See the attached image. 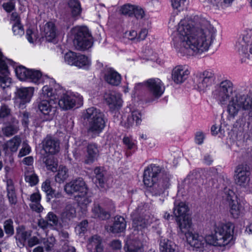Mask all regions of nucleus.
Returning <instances> with one entry per match:
<instances>
[{
    "label": "nucleus",
    "instance_id": "b1692460",
    "mask_svg": "<svg viewBox=\"0 0 252 252\" xmlns=\"http://www.w3.org/2000/svg\"><path fill=\"white\" fill-rule=\"evenodd\" d=\"M86 152L84 159V162L86 164L93 163L99 156V151L95 144H89L86 147Z\"/></svg>",
    "mask_w": 252,
    "mask_h": 252
},
{
    "label": "nucleus",
    "instance_id": "680f3d73",
    "mask_svg": "<svg viewBox=\"0 0 252 252\" xmlns=\"http://www.w3.org/2000/svg\"><path fill=\"white\" fill-rule=\"evenodd\" d=\"M205 134L202 131H198L195 134V142L198 145H201L203 143L205 139Z\"/></svg>",
    "mask_w": 252,
    "mask_h": 252
},
{
    "label": "nucleus",
    "instance_id": "c9c22d12",
    "mask_svg": "<svg viewBox=\"0 0 252 252\" xmlns=\"http://www.w3.org/2000/svg\"><path fill=\"white\" fill-rule=\"evenodd\" d=\"M25 179L26 182L31 186L35 185L38 181L37 176L35 174L32 167L25 169Z\"/></svg>",
    "mask_w": 252,
    "mask_h": 252
},
{
    "label": "nucleus",
    "instance_id": "bf43d9fd",
    "mask_svg": "<svg viewBox=\"0 0 252 252\" xmlns=\"http://www.w3.org/2000/svg\"><path fill=\"white\" fill-rule=\"evenodd\" d=\"M31 151L30 147L27 144H24L23 147L19 151L18 157L21 158L29 154Z\"/></svg>",
    "mask_w": 252,
    "mask_h": 252
},
{
    "label": "nucleus",
    "instance_id": "e2e57ef3",
    "mask_svg": "<svg viewBox=\"0 0 252 252\" xmlns=\"http://www.w3.org/2000/svg\"><path fill=\"white\" fill-rule=\"evenodd\" d=\"M15 1H9L4 3L2 6L4 9L7 12L12 11L15 8Z\"/></svg>",
    "mask_w": 252,
    "mask_h": 252
},
{
    "label": "nucleus",
    "instance_id": "393cba45",
    "mask_svg": "<svg viewBox=\"0 0 252 252\" xmlns=\"http://www.w3.org/2000/svg\"><path fill=\"white\" fill-rule=\"evenodd\" d=\"M43 149L46 153L54 154L59 150V143L58 141L47 137L43 142Z\"/></svg>",
    "mask_w": 252,
    "mask_h": 252
},
{
    "label": "nucleus",
    "instance_id": "a19ab883",
    "mask_svg": "<svg viewBox=\"0 0 252 252\" xmlns=\"http://www.w3.org/2000/svg\"><path fill=\"white\" fill-rule=\"evenodd\" d=\"M26 37L30 43H35L38 38L37 29L34 27L29 28L27 30Z\"/></svg>",
    "mask_w": 252,
    "mask_h": 252
},
{
    "label": "nucleus",
    "instance_id": "0e129e2a",
    "mask_svg": "<svg viewBox=\"0 0 252 252\" xmlns=\"http://www.w3.org/2000/svg\"><path fill=\"white\" fill-rule=\"evenodd\" d=\"M148 30L146 29H142L138 34H137V41L143 40L145 39L148 34Z\"/></svg>",
    "mask_w": 252,
    "mask_h": 252
},
{
    "label": "nucleus",
    "instance_id": "3c124183",
    "mask_svg": "<svg viewBox=\"0 0 252 252\" xmlns=\"http://www.w3.org/2000/svg\"><path fill=\"white\" fill-rule=\"evenodd\" d=\"M4 228L6 234L12 235L14 233L12 220H6L4 223Z\"/></svg>",
    "mask_w": 252,
    "mask_h": 252
},
{
    "label": "nucleus",
    "instance_id": "de8ad7c7",
    "mask_svg": "<svg viewBox=\"0 0 252 252\" xmlns=\"http://www.w3.org/2000/svg\"><path fill=\"white\" fill-rule=\"evenodd\" d=\"M134 7L135 5L127 4L122 6L120 10L122 14L131 16H133Z\"/></svg>",
    "mask_w": 252,
    "mask_h": 252
},
{
    "label": "nucleus",
    "instance_id": "473e14b6",
    "mask_svg": "<svg viewBox=\"0 0 252 252\" xmlns=\"http://www.w3.org/2000/svg\"><path fill=\"white\" fill-rule=\"evenodd\" d=\"M41 196L39 192H36L31 194L30 200L32 203L30 205L31 209L37 212L40 213L43 210V208L39 203Z\"/></svg>",
    "mask_w": 252,
    "mask_h": 252
},
{
    "label": "nucleus",
    "instance_id": "1a4fd4ad",
    "mask_svg": "<svg viewBox=\"0 0 252 252\" xmlns=\"http://www.w3.org/2000/svg\"><path fill=\"white\" fill-rule=\"evenodd\" d=\"M236 50L242 63L252 60V30L245 32L243 38L236 44Z\"/></svg>",
    "mask_w": 252,
    "mask_h": 252
},
{
    "label": "nucleus",
    "instance_id": "a878e982",
    "mask_svg": "<svg viewBox=\"0 0 252 252\" xmlns=\"http://www.w3.org/2000/svg\"><path fill=\"white\" fill-rule=\"evenodd\" d=\"M125 252H144L142 242L136 239L127 240L124 246Z\"/></svg>",
    "mask_w": 252,
    "mask_h": 252
},
{
    "label": "nucleus",
    "instance_id": "9d476101",
    "mask_svg": "<svg viewBox=\"0 0 252 252\" xmlns=\"http://www.w3.org/2000/svg\"><path fill=\"white\" fill-rule=\"evenodd\" d=\"M82 96L77 93L67 92L63 94L58 101L59 107L63 110H67L83 105Z\"/></svg>",
    "mask_w": 252,
    "mask_h": 252
},
{
    "label": "nucleus",
    "instance_id": "13d9d810",
    "mask_svg": "<svg viewBox=\"0 0 252 252\" xmlns=\"http://www.w3.org/2000/svg\"><path fill=\"white\" fill-rule=\"evenodd\" d=\"M55 243V239L53 237H50L43 242L46 251H51Z\"/></svg>",
    "mask_w": 252,
    "mask_h": 252
},
{
    "label": "nucleus",
    "instance_id": "423d86ee",
    "mask_svg": "<svg viewBox=\"0 0 252 252\" xmlns=\"http://www.w3.org/2000/svg\"><path fill=\"white\" fill-rule=\"evenodd\" d=\"M64 190L68 194H73L78 209L85 213L88 205L92 202L87 186L81 178L73 180L66 184Z\"/></svg>",
    "mask_w": 252,
    "mask_h": 252
},
{
    "label": "nucleus",
    "instance_id": "6ab92c4d",
    "mask_svg": "<svg viewBox=\"0 0 252 252\" xmlns=\"http://www.w3.org/2000/svg\"><path fill=\"white\" fill-rule=\"evenodd\" d=\"M190 74L188 66L178 65L174 68L172 72V79L176 84L184 82Z\"/></svg>",
    "mask_w": 252,
    "mask_h": 252
},
{
    "label": "nucleus",
    "instance_id": "69168bd1",
    "mask_svg": "<svg viewBox=\"0 0 252 252\" xmlns=\"http://www.w3.org/2000/svg\"><path fill=\"white\" fill-rule=\"evenodd\" d=\"M10 114V110L6 106H1L0 110V117L4 118Z\"/></svg>",
    "mask_w": 252,
    "mask_h": 252
},
{
    "label": "nucleus",
    "instance_id": "58836bf2",
    "mask_svg": "<svg viewBox=\"0 0 252 252\" xmlns=\"http://www.w3.org/2000/svg\"><path fill=\"white\" fill-rule=\"evenodd\" d=\"M92 212L95 218L105 220L110 217V214L101 208L99 204H94L92 208Z\"/></svg>",
    "mask_w": 252,
    "mask_h": 252
},
{
    "label": "nucleus",
    "instance_id": "37998d69",
    "mask_svg": "<svg viewBox=\"0 0 252 252\" xmlns=\"http://www.w3.org/2000/svg\"><path fill=\"white\" fill-rule=\"evenodd\" d=\"M78 53L72 51H68L64 55V62L70 65H75Z\"/></svg>",
    "mask_w": 252,
    "mask_h": 252
},
{
    "label": "nucleus",
    "instance_id": "e433bc0d",
    "mask_svg": "<svg viewBox=\"0 0 252 252\" xmlns=\"http://www.w3.org/2000/svg\"><path fill=\"white\" fill-rule=\"evenodd\" d=\"M86 141L84 140H79L76 141L75 147L73 151V154L74 158L77 159H80L83 154V151L84 148L86 146Z\"/></svg>",
    "mask_w": 252,
    "mask_h": 252
},
{
    "label": "nucleus",
    "instance_id": "864d4df0",
    "mask_svg": "<svg viewBox=\"0 0 252 252\" xmlns=\"http://www.w3.org/2000/svg\"><path fill=\"white\" fill-rule=\"evenodd\" d=\"M88 222L87 220H83L76 227L75 231L77 234L81 235L87 230Z\"/></svg>",
    "mask_w": 252,
    "mask_h": 252
},
{
    "label": "nucleus",
    "instance_id": "a18cd8bd",
    "mask_svg": "<svg viewBox=\"0 0 252 252\" xmlns=\"http://www.w3.org/2000/svg\"><path fill=\"white\" fill-rule=\"evenodd\" d=\"M47 220L50 225L55 226L56 229L59 227L58 219L56 215L52 212H49L46 217Z\"/></svg>",
    "mask_w": 252,
    "mask_h": 252
},
{
    "label": "nucleus",
    "instance_id": "c03bdc74",
    "mask_svg": "<svg viewBox=\"0 0 252 252\" xmlns=\"http://www.w3.org/2000/svg\"><path fill=\"white\" fill-rule=\"evenodd\" d=\"M47 168L52 171L56 170L58 162L53 156H49L45 161Z\"/></svg>",
    "mask_w": 252,
    "mask_h": 252
},
{
    "label": "nucleus",
    "instance_id": "bb28decb",
    "mask_svg": "<svg viewBox=\"0 0 252 252\" xmlns=\"http://www.w3.org/2000/svg\"><path fill=\"white\" fill-rule=\"evenodd\" d=\"M160 252H179L178 247L172 241L164 238L159 243Z\"/></svg>",
    "mask_w": 252,
    "mask_h": 252
},
{
    "label": "nucleus",
    "instance_id": "f03ea898",
    "mask_svg": "<svg viewBox=\"0 0 252 252\" xmlns=\"http://www.w3.org/2000/svg\"><path fill=\"white\" fill-rule=\"evenodd\" d=\"M235 226L230 222L214 225L205 236L193 232L192 224L182 225L179 232L185 235L187 243L196 251H203L207 245L224 247L233 239Z\"/></svg>",
    "mask_w": 252,
    "mask_h": 252
},
{
    "label": "nucleus",
    "instance_id": "603ef678",
    "mask_svg": "<svg viewBox=\"0 0 252 252\" xmlns=\"http://www.w3.org/2000/svg\"><path fill=\"white\" fill-rule=\"evenodd\" d=\"M7 196L11 204H15L16 203L17 198L12 186L8 187Z\"/></svg>",
    "mask_w": 252,
    "mask_h": 252
},
{
    "label": "nucleus",
    "instance_id": "f8f14e48",
    "mask_svg": "<svg viewBox=\"0 0 252 252\" xmlns=\"http://www.w3.org/2000/svg\"><path fill=\"white\" fill-rule=\"evenodd\" d=\"M188 207L184 202L176 200L174 203L173 214L176 218V221L179 230H181L182 225H187V223L191 225V220L188 214Z\"/></svg>",
    "mask_w": 252,
    "mask_h": 252
},
{
    "label": "nucleus",
    "instance_id": "4be33fe9",
    "mask_svg": "<svg viewBox=\"0 0 252 252\" xmlns=\"http://www.w3.org/2000/svg\"><path fill=\"white\" fill-rule=\"evenodd\" d=\"M104 73V79L108 84L117 86L121 83V75L113 68L111 67L106 68Z\"/></svg>",
    "mask_w": 252,
    "mask_h": 252
},
{
    "label": "nucleus",
    "instance_id": "f257e3e1",
    "mask_svg": "<svg viewBox=\"0 0 252 252\" xmlns=\"http://www.w3.org/2000/svg\"><path fill=\"white\" fill-rule=\"evenodd\" d=\"M216 29L205 18L195 15L181 20L172 39L176 51L198 56L208 51L216 38Z\"/></svg>",
    "mask_w": 252,
    "mask_h": 252
},
{
    "label": "nucleus",
    "instance_id": "ea45409f",
    "mask_svg": "<svg viewBox=\"0 0 252 252\" xmlns=\"http://www.w3.org/2000/svg\"><path fill=\"white\" fill-rule=\"evenodd\" d=\"M68 5L73 17H76L80 15L82 9L79 1L76 0H71L69 1Z\"/></svg>",
    "mask_w": 252,
    "mask_h": 252
},
{
    "label": "nucleus",
    "instance_id": "6e6d98bb",
    "mask_svg": "<svg viewBox=\"0 0 252 252\" xmlns=\"http://www.w3.org/2000/svg\"><path fill=\"white\" fill-rule=\"evenodd\" d=\"M76 210L71 205H68L66 207L65 211L63 215L69 219L73 218L75 216Z\"/></svg>",
    "mask_w": 252,
    "mask_h": 252
},
{
    "label": "nucleus",
    "instance_id": "6e6552de",
    "mask_svg": "<svg viewBox=\"0 0 252 252\" xmlns=\"http://www.w3.org/2000/svg\"><path fill=\"white\" fill-rule=\"evenodd\" d=\"M68 37L73 40L74 46L80 50L89 49L93 44L92 37L85 26L73 28L68 34Z\"/></svg>",
    "mask_w": 252,
    "mask_h": 252
},
{
    "label": "nucleus",
    "instance_id": "ddd939ff",
    "mask_svg": "<svg viewBox=\"0 0 252 252\" xmlns=\"http://www.w3.org/2000/svg\"><path fill=\"white\" fill-rule=\"evenodd\" d=\"M214 82V74L211 70L198 73L194 79V87L200 92L208 90Z\"/></svg>",
    "mask_w": 252,
    "mask_h": 252
},
{
    "label": "nucleus",
    "instance_id": "7ed1b4c3",
    "mask_svg": "<svg viewBox=\"0 0 252 252\" xmlns=\"http://www.w3.org/2000/svg\"><path fill=\"white\" fill-rule=\"evenodd\" d=\"M213 94L220 105L227 104L226 111L229 120L233 119L241 110L252 117V97L240 89H234L230 81H221L216 87Z\"/></svg>",
    "mask_w": 252,
    "mask_h": 252
},
{
    "label": "nucleus",
    "instance_id": "dca6fc26",
    "mask_svg": "<svg viewBox=\"0 0 252 252\" xmlns=\"http://www.w3.org/2000/svg\"><path fill=\"white\" fill-rule=\"evenodd\" d=\"M250 172L247 165L240 164L235 169L234 178L237 185L242 188H247L249 184Z\"/></svg>",
    "mask_w": 252,
    "mask_h": 252
},
{
    "label": "nucleus",
    "instance_id": "c85d7f7f",
    "mask_svg": "<svg viewBox=\"0 0 252 252\" xmlns=\"http://www.w3.org/2000/svg\"><path fill=\"white\" fill-rule=\"evenodd\" d=\"M58 34L55 24L52 22L46 23L44 28L43 34L46 40L52 41Z\"/></svg>",
    "mask_w": 252,
    "mask_h": 252
},
{
    "label": "nucleus",
    "instance_id": "7c9ffc66",
    "mask_svg": "<svg viewBox=\"0 0 252 252\" xmlns=\"http://www.w3.org/2000/svg\"><path fill=\"white\" fill-rule=\"evenodd\" d=\"M45 85L42 88L40 93V99H49L52 98L55 94V92L54 91V88L55 87L56 82L54 85H52L49 83H45Z\"/></svg>",
    "mask_w": 252,
    "mask_h": 252
},
{
    "label": "nucleus",
    "instance_id": "8fccbe9b",
    "mask_svg": "<svg viewBox=\"0 0 252 252\" xmlns=\"http://www.w3.org/2000/svg\"><path fill=\"white\" fill-rule=\"evenodd\" d=\"M18 130V127L16 125L6 126L2 129V131L6 136H10L14 134Z\"/></svg>",
    "mask_w": 252,
    "mask_h": 252
},
{
    "label": "nucleus",
    "instance_id": "2f4dec72",
    "mask_svg": "<svg viewBox=\"0 0 252 252\" xmlns=\"http://www.w3.org/2000/svg\"><path fill=\"white\" fill-rule=\"evenodd\" d=\"M152 220L153 219L151 218L150 216H146L144 219L140 217L134 219L133 220L132 227L134 230H141L152 223Z\"/></svg>",
    "mask_w": 252,
    "mask_h": 252
},
{
    "label": "nucleus",
    "instance_id": "4d7b16f0",
    "mask_svg": "<svg viewBox=\"0 0 252 252\" xmlns=\"http://www.w3.org/2000/svg\"><path fill=\"white\" fill-rule=\"evenodd\" d=\"M187 0H171V5L174 9L182 10Z\"/></svg>",
    "mask_w": 252,
    "mask_h": 252
},
{
    "label": "nucleus",
    "instance_id": "f704fd0d",
    "mask_svg": "<svg viewBox=\"0 0 252 252\" xmlns=\"http://www.w3.org/2000/svg\"><path fill=\"white\" fill-rule=\"evenodd\" d=\"M91 64V60L89 58L84 55L78 53L74 66L80 68L88 69Z\"/></svg>",
    "mask_w": 252,
    "mask_h": 252
},
{
    "label": "nucleus",
    "instance_id": "4c0bfd02",
    "mask_svg": "<svg viewBox=\"0 0 252 252\" xmlns=\"http://www.w3.org/2000/svg\"><path fill=\"white\" fill-rule=\"evenodd\" d=\"M41 188L42 190L46 193L49 198L50 197L53 198L54 197H59L61 196L60 193H55V191L51 187V182L48 179L42 183Z\"/></svg>",
    "mask_w": 252,
    "mask_h": 252
},
{
    "label": "nucleus",
    "instance_id": "052dcab7",
    "mask_svg": "<svg viewBox=\"0 0 252 252\" xmlns=\"http://www.w3.org/2000/svg\"><path fill=\"white\" fill-rule=\"evenodd\" d=\"M123 142L127 148L129 150H132L135 148V143L134 141L129 137H126L123 139Z\"/></svg>",
    "mask_w": 252,
    "mask_h": 252
},
{
    "label": "nucleus",
    "instance_id": "774afa93",
    "mask_svg": "<svg viewBox=\"0 0 252 252\" xmlns=\"http://www.w3.org/2000/svg\"><path fill=\"white\" fill-rule=\"evenodd\" d=\"M94 173L96 175V177L98 179L100 180L102 177L103 174L101 173V170L99 167H96L94 170Z\"/></svg>",
    "mask_w": 252,
    "mask_h": 252
},
{
    "label": "nucleus",
    "instance_id": "9b49d317",
    "mask_svg": "<svg viewBox=\"0 0 252 252\" xmlns=\"http://www.w3.org/2000/svg\"><path fill=\"white\" fill-rule=\"evenodd\" d=\"M224 197L227 202L231 216L234 219L242 216L244 212V207L234 192L230 189L226 190Z\"/></svg>",
    "mask_w": 252,
    "mask_h": 252
},
{
    "label": "nucleus",
    "instance_id": "f3484780",
    "mask_svg": "<svg viewBox=\"0 0 252 252\" xmlns=\"http://www.w3.org/2000/svg\"><path fill=\"white\" fill-rule=\"evenodd\" d=\"M34 88L23 87L17 89V97L15 100V106L24 109L26 104L31 101L34 93Z\"/></svg>",
    "mask_w": 252,
    "mask_h": 252
},
{
    "label": "nucleus",
    "instance_id": "2eb2a0df",
    "mask_svg": "<svg viewBox=\"0 0 252 252\" xmlns=\"http://www.w3.org/2000/svg\"><path fill=\"white\" fill-rule=\"evenodd\" d=\"M53 99H41L38 102L37 108L39 112L40 119L42 122L50 121L55 116V109L52 106Z\"/></svg>",
    "mask_w": 252,
    "mask_h": 252
},
{
    "label": "nucleus",
    "instance_id": "49530a36",
    "mask_svg": "<svg viewBox=\"0 0 252 252\" xmlns=\"http://www.w3.org/2000/svg\"><path fill=\"white\" fill-rule=\"evenodd\" d=\"M12 31L14 35L18 37L21 36L24 33L23 27L20 22L14 23L13 24Z\"/></svg>",
    "mask_w": 252,
    "mask_h": 252
},
{
    "label": "nucleus",
    "instance_id": "0eeeda50",
    "mask_svg": "<svg viewBox=\"0 0 252 252\" xmlns=\"http://www.w3.org/2000/svg\"><path fill=\"white\" fill-rule=\"evenodd\" d=\"M82 118L88 123V134L92 137L98 136L105 126L103 113L95 107H90L84 110Z\"/></svg>",
    "mask_w": 252,
    "mask_h": 252
},
{
    "label": "nucleus",
    "instance_id": "aec40b11",
    "mask_svg": "<svg viewBox=\"0 0 252 252\" xmlns=\"http://www.w3.org/2000/svg\"><path fill=\"white\" fill-rule=\"evenodd\" d=\"M31 235L30 231H26L23 228H19L17 230L16 239L20 241L22 245H24L27 241L29 246L32 247L39 243V240L35 236L30 237Z\"/></svg>",
    "mask_w": 252,
    "mask_h": 252
},
{
    "label": "nucleus",
    "instance_id": "39448f33",
    "mask_svg": "<svg viewBox=\"0 0 252 252\" xmlns=\"http://www.w3.org/2000/svg\"><path fill=\"white\" fill-rule=\"evenodd\" d=\"M160 173V167L154 164L148 166L144 171V184L153 195H160L170 185L168 177L158 179Z\"/></svg>",
    "mask_w": 252,
    "mask_h": 252
},
{
    "label": "nucleus",
    "instance_id": "5fc2aeb1",
    "mask_svg": "<svg viewBox=\"0 0 252 252\" xmlns=\"http://www.w3.org/2000/svg\"><path fill=\"white\" fill-rule=\"evenodd\" d=\"M133 15L138 19H142L145 15V11L141 6L135 5Z\"/></svg>",
    "mask_w": 252,
    "mask_h": 252
},
{
    "label": "nucleus",
    "instance_id": "cd10ccee",
    "mask_svg": "<svg viewBox=\"0 0 252 252\" xmlns=\"http://www.w3.org/2000/svg\"><path fill=\"white\" fill-rule=\"evenodd\" d=\"M141 115L138 110H134L128 114L126 118H123V120L125 125L126 127L132 126L135 123L136 125H139L141 122Z\"/></svg>",
    "mask_w": 252,
    "mask_h": 252
},
{
    "label": "nucleus",
    "instance_id": "09e8293b",
    "mask_svg": "<svg viewBox=\"0 0 252 252\" xmlns=\"http://www.w3.org/2000/svg\"><path fill=\"white\" fill-rule=\"evenodd\" d=\"M122 36L124 38L137 41V33L134 30L126 31L123 32Z\"/></svg>",
    "mask_w": 252,
    "mask_h": 252
},
{
    "label": "nucleus",
    "instance_id": "20e7f679",
    "mask_svg": "<svg viewBox=\"0 0 252 252\" xmlns=\"http://www.w3.org/2000/svg\"><path fill=\"white\" fill-rule=\"evenodd\" d=\"M10 66L14 68L16 75L20 80L27 81L29 77L30 69L22 65L17 66L15 62L3 57L0 51V88L3 90L10 87L12 83L8 70Z\"/></svg>",
    "mask_w": 252,
    "mask_h": 252
},
{
    "label": "nucleus",
    "instance_id": "79ce46f5",
    "mask_svg": "<svg viewBox=\"0 0 252 252\" xmlns=\"http://www.w3.org/2000/svg\"><path fill=\"white\" fill-rule=\"evenodd\" d=\"M68 177L67 169L65 167L61 166L55 176V180L59 183H63Z\"/></svg>",
    "mask_w": 252,
    "mask_h": 252
},
{
    "label": "nucleus",
    "instance_id": "c756f323",
    "mask_svg": "<svg viewBox=\"0 0 252 252\" xmlns=\"http://www.w3.org/2000/svg\"><path fill=\"white\" fill-rule=\"evenodd\" d=\"M21 142V140L18 136H15L7 141L3 146V149L5 153L16 152Z\"/></svg>",
    "mask_w": 252,
    "mask_h": 252
},
{
    "label": "nucleus",
    "instance_id": "338daca9",
    "mask_svg": "<svg viewBox=\"0 0 252 252\" xmlns=\"http://www.w3.org/2000/svg\"><path fill=\"white\" fill-rule=\"evenodd\" d=\"M111 246L113 249L118 250L121 248L122 244L119 240H115L111 242Z\"/></svg>",
    "mask_w": 252,
    "mask_h": 252
},
{
    "label": "nucleus",
    "instance_id": "a211bd4d",
    "mask_svg": "<svg viewBox=\"0 0 252 252\" xmlns=\"http://www.w3.org/2000/svg\"><path fill=\"white\" fill-rule=\"evenodd\" d=\"M104 99L111 110H118L123 105L122 95L119 93H106L104 95Z\"/></svg>",
    "mask_w": 252,
    "mask_h": 252
},
{
    "label": "nucleus",
    "instance_id": "4468645a",
    "mask_svg": "<svg viewBox=\"0 0 252 252\" xmlns=\"http://www.w3.org/2000/svg\"><path fill=\"white\" fill-rule=\"evenodd\" d=\"M144 85L149 91L151 97L150 101H152L160 97L165 91L164 84L158 78L147 80L145 82Z\"/></svg>",
    "mask_w": 252,
    "mask_h": 252
},
{
    "label": "nucleus",
    "instance_id": "412c9836",
    "mask_svg": "<svg viewBox=\"0 0 252 252\" xmlns=\"http://www.w3.org/2000/svg\"><path fill=\"white\" fill-rule=\"evenodd\" d=\"M29 76L28 80L36 84L49 83L54 85L55 83V80L53 79L43 75L40 71L37 70L30 69Z\"/></svg>",
    "mask_w": 252,
    "mask_h": 252
},
{
    "label": "nucleus",
    "instance_id": "5701e85b",
    "mask_svg": "<svg viewBox=\"0 0 252 252\" xmlns=\"http://www.w3.org/2000/svg\"><path fill=\"white\" fill-rule=\"evenodd\" d=\"M126 221L125 219L119 216H116L114 219L113 224L106 226L107 231L114 233L123 232L126 228Z\"/></svg>",
    "mask_w": 252,
    "mask_h": 252
},
{
    "label": "nucleus",
    "instance_id": "72a5a7b5",
    "mask_svg": "<svg viewBox=\"0 0 252 252\" xmlns=\"http://www.w3.org/2000/svg\"><path fill=\"white\" fill-rule=\"evenodd\" d=\"M88 249L91 250L95 249L96 252H102L103 247L101 240L97 236H94L89 240Z\"/></svg>",
    "mask_w": 252,
    "mask_h": 252
}]
</instances>
